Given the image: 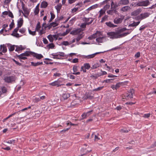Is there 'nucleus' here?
I'll use <instances>...</instances> for the list:
<instances>
[{
  "label": "nucleus",
  "instance_id": "a18cd8bd",
  "mask_svg": "<svg viewBox=\"0 0 156 156\" xmlns=\"http://www.w3.org/2000/svg\"><path fill=\"white\" fill-rule=\"evenodd\" d=\"M28 31L29 33L33 36L35 35L36 34V32L35 31H32L29 29H28Z\"/></svg>",
  "mask_w": 156,
  "mask_h": 156
},
{
  "label": "nucleus",
  "instance_id": "864d4df0",
  "mask_svg": "<svg viewBox=\"0 0 156 156\" xmlns=\"http://www.w3.org/2000/svg\"><path fill=\"white\" fill-rule=\"evenodd\" d=\"M113 79H108L104 81H103V83H104L105 82L106 83H111L112 82L111 81L112 80H113Z\"/></svg>",
  "mask_w": 156,
  "mask_h": 156
},
{
  "label": "nucleus",
  "instance_id": "aec40b11",
  "mask_svg": "<svg viewBox=\"0 0 156 156\" xmlns=\"http://www.w3.org/2000/svg\"><path fill=\"white\" fill-rule=\"evenodd\" d=\"M16 56L20 60V61L21 62H23L22 61V59L25 60L27 59V58L25 57V56L23 55H21V54H20V55H16Z\"/></svg>",
  "mask_w": 156,
  "mask_h": 156
},
{
  "label": "nucleus",
  "instance_id": "c756f323",
  "mask_svg": "<svg viewBox=\"0 0 156 156\" xmlns=\"http://www.w3.org/2000/svg\"><path fill=\"white\" fill-rule=\"evenodd\" d=\"M62 5L60 3L57 6H55V8L57 10L58 12L60 11V10L62 7Z\"/></svg>",
  "mask_w": 156,
  "mask_h": 156
},
{
  "label": "nucleus",
  "instance_id": "79ce46f5",
  "mask_svg": "<svg viewBox=\"0 0 156 156\" xmlns=\"http://www.w3.org/2000/svg\"><path fill=\"white\" fill-rule=\"evenodd\" d=\"M14 20H12V22L11 24L9 25V30H11L12 28L14 26Z\"/></svg>",
  "mask_w": 156,
  "mask_h": 156
},
{
  "label": "nucleus",
  "instance_id": "393cba45",
  "mask_svg": "<svg viewBox=\"0 0 156 156\" xmlns=\"http://www.w3.org/2000/svg\"><path fill=\"white\" fill-rule=\"evenodd\" d=\"M31 63L32 66H36L39 65H42L43 64V62H37L36 63H34L33 62H31Z\"/></svg>",
  "mask_w": 156,
  "mask_h": 156
},
{
  "label": "nucleus",
  "instance_id": "5701e85b",
  "mask_svg": "<svg viewBox=\"0 0 156 156\" xmlns=\"http://www.w3.org/2000/svg\"><path fill=\"white\" fill-rule=\"evenodd\" d=\"M0 49L2 50V51L3 53H5L7 51V49L6 47L4 45H0Z\"/></svg>",
  "mask_w": 156,
  "mask_h": 156
},
{
  "label": "nucleus",
  "instance_id": "8fccbe9b",
  "mask_svg": "<svg viewBox=\"0 0 156 156\" xmlns=\"http://www.w3.org/2000/svg\"><path fill=\"white\" fill-rule=\"evenodd\" d=\"M41 100V99L39 98H35L33 99V101L35 102H37Z\"/></svg>",
  "mask_w": 156,
  "mask_h": 156
},
{
  "label": "nucleus",
  "instance_id": "69168bd1",
  "mask_svg": "<svg viewBox=\"0 0 156 156\" xmlns=\"http://www.w3.org/2000/svg\"><path fill=\"white\" fill-rule=\"evenodd\" d=\"M91 151V150H90V151H85V153L82 154L81 155H79V156H83L84 155L86 154H87V153H89V152H90Z\"/></svg>",
  "mask_w": 156,
  "mask_h": 156
},
{
  "label": "nucleus",
  "instance_id": "c9c22d12",
  "mask_svg": "<svg viewBox=\"0 0 156 156\" xmlns=\"http://www.w3.org/2000/svg\"><path fill=\"white\" fill-rule=\"evenodd\" d=\"M110 5L109 4L106 3V4L104 6V7L103 8V9L105 10V11L106 10L110 8Z\"/></svg>",
  "mask_w": 156,
  "mask_h": 156
},
{
  "label": "nucleus",
  "instance_id": "b1692460",
  "mask_svg": "<svg viewBox=\"0 0 156 156\" xmlns=\"http://www.w3.org/2000/svg\"><path fill=\"white\" fill-rule=\"evenodd\" d=\"M5 82L8 83H12L15 81L14 79H4Z\"/></svg>",
  "mask_w": 156,
  "mask_h": 156
},
{
  "label": "nucleus",
  "instance_id": "e2e57ef3",
  "mask_svg": "<svg viewBox=\"0 0 156 156\" xmlns=\"http://www.w3.org/2000/svg\"><path fill=\"white\" fill-rule=\"evenodd\" d=\"M52 27V25H51V24L50 23L49 25H47L46 26L44 27V29L45 30L46 28H48L49 29H50Z\"/></svg>",
  "mask_w": 156,
  "mask_h": 156
},
{
  "label": "nucleus",
  "instance_id": "37998d69",
  "mask_svg": "<svg viewBox=\"0 0 156 156\" xmlns=\"http://www.w3.org/2000/svg\"><path fill=\"white\" fill-rule=\"evenodd\" d=\"M50 14L51 15V17L49 21V22H50L52 21V20H53L55 17V15L53 13L51 12Z\"/></svg>",
  "mask_w": 156,
  "mask_h": 156
},
{
  "label": "nucleus",
  "instance_id": "2f4dec72",
  "mask_svg": "<svg viewBox=\"0 0 156 156\" xmlns=\"http://www.w3.org/2000/svg\"><path fill=\"white\" fill-rule=\"evenodd\" d=\"M18 112H15L13 114H11V115H10L9 116H8L5 119H4L3 120V122H4L7 119H8L9 118H10V117L14 115H15L16 114H17L18 113Z\"/></svg>",
  "mask_w": 156,
  "mask_h": 156
},
{
  "label": "nucleus",
  "instance_id": "bf43d9fd",
  "mask_svg": "<svg viewBox=\"0 0 156 156\" xmlns=\"http://www.w3.org/2000/svg\"><path fill=\"white\" fill-rule=\"evenodd\" d=\"M70 30L69 29H67L66 32L63 33V35L65 36L68 34L70 31Z\"/></svg>",
  "mask_w": 156,
  "mask_h": 156
},
{
  "label": "nucleus",
  "instance_id": "3c124183",
  "mask_svg": "<svg viewBox=\"0 0 156 156\" xmlns=\"http://www.w3.org/2000/svg\"><path fill=\"white\" fill-rule=\"evenodd\" d=\"M129 131V129H126V128H124L121 130V131L122 133H127Z\"/></svg>",
  "mask_w": 156,
  "mask_h": 156
},
{
  "label": "nucleus",
  "instance_id": "dca6fc26",
  "mask_svg": "<svg viewBox=\"0 0 156 156\" xmlns=\"http://www.w3.org/2000/svg\"><path fill=\"white\" fill-rule=\"evenodd\" d=\"M101 53V52H96L94 54H92V55H89L87 56H85V58H94L95 56L98 54L100 53Z\"/></svg>",
  "mask_w": 156,
  "mask_h": 156
},
{
  "label": "nucleus",
  "instance_id": "603ef678",
  "mask_svg": "<svg viewBox=\"0 0 156 156\" xmlns=\"http://www.w3.org/2000/svg\"><path fill=\"white\" fill-rule=\"evenodd\" d=\"M86 98H85L86 99H91L94 98L93 96H90V95L88 94L86 95Z\"/></svg>",
  "mask_w": 156,
  "mask_h": 156
},
{
  "label": "nucleus",
  "instance_id": "72a5a7b5",
  "mask_svg": "<svg viewBox=\"0 0 156 156\" xmlns=\"http://www.w3.org/2000/svg\"><path fill=\"white\" fill-rule=\"evenodd\" d=\"M127 29L126 28L124 27L123 28H122L119 30H118L117 31L119 34L121 33L124 31H125L127 30Z\"/></svg>",
  "mask_w": 156,
  "mask_h": 156
},
{
  "label": "nucleus",
  "instance_id": "412c9836",
  "mask_svg": "<svg viewBox=\"0 0 156 156\" xmlns=\"http://www.w3.org/2000/svg\"><path fill=\"white\" fill-rule=\"evenodd\" d=\"M83 33L82 31L81 33H80V34H78V35L76 39V41L77 42H78L80 40V39H81L83 37Z\"/></svg>",
  "mask_w": 156,
  "mask_h": 156
},
{
  "label": "nucleus",
  "instance_id": "a19ab883",
  "mask_svg": "<svg viewBox=\"0 0 156 156\" xmlns=\"http://www.w3.org/2000/svg\"><path fill=\"white\" fill-rule=\"evenodd\" d=\"M40 23L39 22H38V23H37V25H36V29H35V30H36L37 31H38L40 29V28L41 27V26L40 25Z\"/></svg>",
  "mask_w": 156,
  "mask_h": 156
},
{
  "label": "nucleus",
  "instance_id": "c03bdc74",
  "mask_svg": "<svg viewBox=\"0 0 156 156\" xmlns=\"http://www.w3.org/2000/svg\"><path fill=\"white\" fill-rule=\"evenodd\" d=\"M2 91L3 93H6L7 91L6 88L5 87H3L2 88Z\"/></svg>",
  "mask_w": 156,
  "mask_h": 156
},
{
  "label": "nucleus",
  "instance_id": "2eb2a0df",
  "mask_svg": "<svg viewBox=\"0 0 156 156\" xmlns=\"http://www.w3.org/2000/svg\"><path fill=\"white\" fill-rule=\"evenodd\" d=\"M93 112V110L90 111L86 113H84L82 115V117L83 118V119L86 118L90 114V112Z\"/></svg>",
  "mask_w": 156,
  "mask_h": 156
},
{
  "label": "nucleus",
  "instance_id": "680f3d73",
  "mask_svg": "<svg viewBox=\"0 0 156 156\" xmlns=\"http://www.w3.org/2000/svg\"><path fill=\"white\" fill-rule=\"evenodd\" d=\"M134 19L137 20H141L140 15L135 17Z\"/></svg>",
  "mask_w": 156,
  "mask_h": 156
},
{
  "label": "nucleus",
  "instance_id": "9d476101",
  "mask_svg": "<svg viewBox=\"0 0 156 156\" xmlns=\"http://www.w3.org/2000/svg\"><path fill=\"white\" fill-rule=\"evenodd\" d=\"M140 15L141 17V20H142L149 17V15H150V13L147 12H146L142 13Z\"/></svg>",
  "mask_w": 156,
  "mask_h": 156
},
{
  "label": "nucleus",
  "instance_id": "9b49d317",
  "mask_svg": "<svg viewBox=\"0 0 156 156\" xmlns=\"http://www.w3.org/2000/svg\"><path fill=\"white\" fill-rule=\"evenodd\" d=\"M129 3V0H120L119 2V5H127Z\"/></svg>",
  "mask_w": 156,
  "mask_h": 156
},
{
  "label": "nucleus",
  "instance_id": "20e7f679",
  "mask_svg": "<svg viewBox=\"0 0 156 156\" xmlns=\"http://www.w3.org/2000/svg\"><path fill=\"white\" fill-rule=\"evenodd\" d=\"M150 3L149 1L148 0L141 2L137 3V5L140 6H146L149 5Z\"/></svg>",
  "mask_w": 156,
  "mask_h": 156
},
{
  "label": "nucleus",
  "instance_id": "6e6d98bb",
  "mask_svg": "<svg viewBox=\"0 0 156 156\" xmlns=\"http://www.w3.org/2000/svg\"><path fill=\"white\" fill-rule=\"evenodd\" d=\"M70 127L66 129H65L61 131L60 132L61 133H64L66 131H68L70 128Z\"/></svg>",
  "mask_w": 156,
  "mask_h": 156
},
{
  "label": "nucleus",
  "instance_id": "4c0bfd02",
  "mask_svg": "<svg viewBox=\"0 0 156 156\" xmlns=\"http://www.w3.org/2000/svg\"><path fill=\"white\" fill-rule=\"evenodd\" d=\"M108 16L107 15H105L102 18L101 22L102 23L104 21L107 20H108Z\"/></svg>",
  "mask_w": 156,
  "mask_h": 156
},
{
  "label": "nucleus",
  "instance_id": "e433bc0d",
  "mask_svg": "<svg viewBox=\"0 0 156 156\" xmlns=\"http://www.w3.org/2000/svg\"><path fill=\"white\" fill-rule=\"evenodd\" d=\"M99 65L98 63H96L94 65L91 67V69H94L97 68L99 67Z\"/></svg>",
  "mask_w": 156,
  "mask_h": 156
},
{
  "label": "nucleus",
  "instance_id": "7ed1b4c3",
  "mask_svg": "<svg viewBox=\"0 0 156 156\" xmlns=\"http://www.w3.org/2000/svg\"><path fill=\"white\" fill-rule=\"evenodd\" d=\"M102 34L100 31H97L95 33L89 37L88 38L90 40H92L97 37L102 36Z\"/></svg>",
  "mask_w": 156,
  "mask_h": 156
},
{
  "label": "nucleus",
  "instance_id": "6e6552de",
  "mask_svg": "<svg viewBox=\"0 0 156 156\" xmlns=\"http://www.w3.org/2000/svg\"><path fill=\"white\" fill-rule=\"evenodd\" d=\"M98 37L96 39V41L98 43H103L104 40L105 41L106 40L105 36L101 37L100 36L99 37Z\"/></svg>",
  "mask_w": 156,
  "mask_h": 156
},
{
  "label": "nucleus",
  "instance_id": "052dcab7",
  "mask_svg": "<svg viewBox=\"0 0 156 156\" xmlns=\"http://www.w3.org/2000/svg\"><path fill=\"white\" fill-rule=\"evenodd\" d=\"M39 9H35V10L34 11V13L35 15H37V14L39 12Z\"/></svg>",
  "mask_w": 156,
  "mask_h": 156
},
{
  "label": "nucleus",
  "instance_id": "774afa93",
  "mask_svg": "<svg viewBox=\"0 0 156 156\" xmlns=\"http://www.w3.org/2000/svg\"><path fill=\"white\" fill-rule=\"evenodd\" d=\"M77 66H73V71L74 72H76L77 70Z\"/></svg>",
  "mask_w": 156,
  "mask_h": 156
},
{
  "label": "nucleus",
  "instance_id": "f257e3e1",
  "mask_svg": "<svg viewBox=\"0 0 156 156\" xmlns=\"http://www.w3.org/2000/svg\"><path fill=\"white\" fill-rule=\"evenodd\" d=\"M129 34V33L126 32L119 34L118 32H112L107 33L108 35L110 36L112 39L117 38L125 36Z\"/></svg>",
  "mask_w": 156,
  "mask_h": 156
},
{
  "label": "nucleus",
  "instance_id": "1a4fd4ad",
  "mask_svg": "<svg viewBox=\"0 0 156 156\" xmlns=\"http://www.w3.org/2000/svg\"><path fill=\"white\" fill-rule=\"evenodd\" d=\"M82 31L80 29H77L71 31L70 34L73 35H78L80 33H81Z\"/></svg>",
  "mask_w": 156,
  "mask_h": 156
},
{
  "label": "nucleus",
  "instance_id": "a211bd4d",
  "mask_svg": "<svg viewBox=\"0 0 156 156\" xmlns=\"http://www.w3.org/2000/svg\"><path fill=\"white\" fill-rule=\"evenodd\" d=\"M23 22V20L22 18H20L18 20L17 25L18 27L20 28L22 25Z\"/></svg>",
  "mask_w": 156,
  "mask_h": 156
},
{
  "label": "nucleus",
  "instance_id": "4468645a",
  "mask_svg": "<svg viewBox=\"0 0 156 156\" xmlns=\"http://www.w3.org/2000/svg\"><path fill=\"white\" fill-rule=\"evenodd\" d=\"M111 9H115L117 7L120 5H119V3L118 4H114L113 1H112L111 4Z\"/></svg>",
  "mask_w": 156,
  "mask_h": 156
},
{
  "label": "nucleus",
  "instance_id": "bb28decb",
  "mask_svg": "<svg viewBox=\"0 0 156 156\" xmlns=\"http://www.w3.org/2000/svg\"><path fill=\"white\" fill-rule=\"evenodd\" d=\"M32 52L31 51H26L25 53L21 54V55L24 56H29L30 55V54H32Z\"/></svg>",
  "mask_w": 156,
  "mask_h": 156
},
{
  "label": "nucleus",
  "instance_id": "338daca9",
  "mask_svg": "<svg viewBox=\"0 0 156 156\" xmlns=\"http://www.w3.org/2000/svg\"><path fill=\"white\" fill-rule=\"evenodd\" d=\"M78 10V8H74L72 10V12L74 13V12H76L77 10Z\"/></svg>",
  "mask_w": 156,
  "mask_h": 156
},
{
  "label": "nucleus",
  "instance_id": "a878e982",
  "mask_svg": "<svg viewBox=\"0 0 156 156\" xmlns=\"http://www.w3.org/2000/svg\"><path fill=\"white\" fill-rule=\"evenodd\" d=\"M70 96V95L69 94H64L62 95V97L64 99V100H66Z\"/></svg>",
  "mask_w": 156,
  "mask_h": 156
},
{
  "label": "nucleus",
  "instance_id": "cd10ccee",
  "mask_svg": "<svg viewBox=\"0 0 156 156\" xmlns=\"http://www.w3.org/2000/svg\"><path fill=\"white\" fill-rule=\"evenodd\" d=\"M48 3L45 1H43L42 2L41 4V7L42 8H45L48 5Z\"/></svg>",
  "mask_w": 156,
  "mask_h": 156
},
{
  "label": "nucleus",
  "instance_id": "0e129e2a",
  "mask_svg": "<svg viewBox=\"0 0 156 156\" xmlns=\"http://www.w3.org/2000/svg\"><path fill=\"white\" fill-rule=\"evenodd\" d=\"M62 44L63 45H69V43L68 41H63L62 43Z\"/></svg>",
  "mask_w": 156,
  "mask_h": 156
},
{
  "label": "nucleus",
  "instance_id": "f704fd0d",
  "mask_svg": "<svg viewBox=\"0 0 156 156\" xmlns=\"http://www.w3.org/2000/svg\"><path fill=\"white\" fill-rule=\"evenodd\" d=\"M47 47L49 49H50V48L52 49L54 47L55 45L53 43H51L49 44L48 45H47Z\"/></svg>",
  "mask_w": 156,
  "mask_h": 156
},
{
  "label": "nucleus",
  "instance_id": "58836bf2",
  "mask_svg": "<svg viewBox=\"0 0 156 156\" xmlns=\"http://www.w3.org/2000/svg\"><path fill=\"white\" fill-rule=\"evenodd\" d=\"M16 48L15 50L16 51H19L22 50L24 49V48H23L22 46H20V47L16 46Z\"/></svg>",
  "mask_w": 156,
  "mask_h": 156
},
{
  "label": "nucleus",
  "instance_id": "423d86ee",
  "mask_svg": "<svg viewBox=\"0 0 156 156\" xmlns=\"http://www.w3.org/2000/svg\"><path fill=\"white\" fill-rule=\"evenodd\" d=\"M22 9L24 11V13H23V12L22 11V12L24 16L25 17H26L27 16L26 15H29L30 13V11L27 9V8L25 7L24 6V5L23 3V4H22Z\"/></svg>",
  "mask_w": 156,
  "mask_h": 156
},
{
  "label": "nucleus",
  "instance_id": "09e8293b",
  "mask_svg": "<svg viewBox=\"0 0 156 156\" xmlns=\"http://www.w3.org/2000/svg\"><path fill=\"white\" fill-rule=\"evenodd\" d=\"M15 49V45H11L10 47L9 48V50L10 51H13Z\"/></svg>",
  "mask_w": 156,
  "mask_h": 156
},
{
  "label": "nucleus",
  "instance_id": "4be33fe9",
  "mask_svg": "<svg viewBox=\"0 0 156 156\" xmlns=\"http://www.w3.org/2000/svg\"><path fill=\"white\" fill-rule=\"evenodd\" d=\"M140 23V21H138L137 22H135L134 21L132 23L129 24L128 25V27H136L137 26H138L139 24Z\"/></svg>",
  "mask_w": 156,
  "mask_h": 156
},
{
  "label": "nucleus",
  "instance_id": "c85d7f7f",
  "mask_svg": "<svg viewBox=\"0 0 156 156\" xmlns=\"http://www.w3.org/2000/svg\"><path fill=\"white\" fill-rule=\"evenodd\" d=\"M105 11L103 9H101L99 12V17H101L105 13Z\"/></svg>",
  "mask_w": 156,
  "mask_h": 156
},
{
  "label": "nucleus",
  "instance_id": "ddd939ff",
  "mask_svg": "<svg viewBox=\"0 0 156 156\" xmlns=\"http://www.w3.org/2000/svg\"><path fill=\"white\" fill-rule=\"evenodd\" d=\"M105 24L107 25L108 27H110L114 28L117 26V25L114 24L111 22H106V23Z\"/></svg>",
  "mask_w": 156,
  "mask_h": 156
},
{
  "label": "nucleus",
  "instance_id": "473e14b6",
  "mask_svg": "<svg viewBox=\"0 0 156 156\" xmlns=\"http://www.w3.org/2000/svg\"><path fill=\"white\" fill-rule=\"evenodd\" d=\"M47 37L50 42H53L54 40V39L53 38L52 35L50 34Z\"/></svg>",
  "mask_w": 156,
  "mask_h": 156
},
{
  "label": "nucleus",
  "instance_id": "4d7b16f0",
  "mask_svg": "<svg viewBox=\"0 0 156 156\" xmlns=\"http://www.w3.org/2000/svg\"><path fill=\"white\" fill-rule=\"evenodd\" d=\"M11 35L12 36H14L17 37H20V36L19 34L17 33H16L15 34L14 33H12L11 34Z\"/></svg>",
  "mask_w": 156,
  "mask_h": 156
},
{
  "label": "nucleus",
  "instance_id": "6ab92c4d",
  "mask_svg": "<svg viewBox=\"0 0 156 156\" xmlns=\"http://www.w3.org/2000/svg\"><path fill=\"white\" fill-rule=\"evenodd\" d=\"M130 9V7L128 6H126L123 7H122L121 9V10L123 12H125L129 10Z\"/></svg>",
  "mask_w": 156,
  "mask_h": 156
},
{
  "label": "nucleus",
  "instance_id": "ea45409f",
  "mask_svg": "<svg viewBox=\"0 0 156 156\" xmlns=\"http://www.w3.org/2000/svg\"><path fill=\"white\" fill-rule=\"evenodd\" d=\"M107 13L109 15H112L114 13V9H111V10H110L107 11Z\"/></svg>",
  "mask_w": 156,
  "mask_h": 156
},
{
  "label": "nucleus",
  "instance_id": "f3484780",
  "mask_svg": "<svg viewBox=\"0 0 156 156\" xmlns=\"http://www.w3.org/2000/svg\"><path fill=\"white\" fill-rule=\"evenodd\" d=\"M50 84L53 86H57L58 87L61 85V84H60L59 81L58 80L55 81L50 83Z\"/></svg>",
  "mask_w": 156,
  "mask_h": 156
},
{
  "label": "nucleus",
  "instance_id": "de8ad7c7",
  "mask_svg": "<svg viewBox=\"0 0 156 156\" xmlns=\"http://www.w3.org/2000/svg\"><path fill=\"white\" fill-rule=\"evenodd\" d=\"M104 87H100L94 89L93 91H99L103 89Z\"/></svg>",
  "mask_w": 156,
  "mask_h": 156
},
{
  "label": "nucleus",
  "instance_id": "7c9ffc66",
  "mask_svg": "<svg viewBox=\"0 0 156 156\" xmlns=\"http://www.w3.org/2000/svg\"><path fill=\"white\" fill-rule=\"evenodd\" d=\"M97 5H98L96 4L95 5H93L90 6L89 8L88 9H87V10L88 11L87 12L89 13V11L92 10V9H95L96 7V6H97Z\"/></svg>",
  "mask_w": 156,
  "mask_h": 156
},
{
  "label": "nucleus",
  "instance_id": "49530a36",
  "mask_svg": "<svg viewBox=\"0 0 156 156\" xmlns=\"http://www.w3.org/2000/svg\"><path fill=\"white\" fill-rule=\"evenodd\" d=\"M84 67L87 69H88L90 68V66L88 63H85L84 64Z\"/></svg>",
  "mask_w": 156,
  "mask_h": 156
},
{
  "label": "nucleus",
  "instance_id": "13d9d810",
  "mask_svg": "<svg viewBox=\"0 0 156 156\" xmlns=\"http://www.w3.org/2000/svg\"><path fill=\"white\" fill-rule=\"evenodd\" d=\"M50 24L51 25H52V26L53 27H55L58 25V24H57L56 22H53Z\"/></svg>",
  "mask_w": 156,
  "mask_h": 156
},
{
  "label": "nucleus",
  "instance_id": "f03ea898",
  "mask_svg": "<svg viewBox=\"0 0 156 156\" xmlns=\"http://www.w3.org/2000/svg\"><path fill=\"white\" fill-rule=\"evenodd\" d=\"M134 93V90L133 89L130 90V91L125 95V99L129 100L133 98V94Z\"/></svg>",
  "mask_w": 156,
  "mask_h": 156
},
{
  "label": "nucleus",
  "instance_id": "5fc2aeb1",
  "mask_svg": "<svg viewBox=\"0 0 156 156\" xmlns=\"http://www.w3.org/2000/svg\"><path fill=\"white\" fill-rule=\"evenodd\" d=\"M15 140H9L6 142L10 144H14L15 143Z\"/></svg>",
  "mask_w": 156,
  "mask_h": 156
},
{
  "label": "nucleus",
  "instance_id": "0eeeda50",
  "mask_svg": "<svg viewBox=\"0 0 156 156\" xmlns=\"http://www.w3.org/2000/svg\"><path fill=\"white\" fill-rule=\"evenodd\" d=\"M123 20V18L116 17L113 20L114 23L117 24H119L122 23Z\"/></svg>",
  "mask_w": 156,
  "mask_h": 156
},
{
  "label": "nucleus",
  "instance_id": "f8f14e48",
  "mask_svg": "<svg viewBox=\"0 0 156 156\" xmlns=\"http://www.w3.org/2000/svg\"><path fill=\"white\" fill-rule=\"evenodd\" d=\"M32 55L33 56L38 59H40L41 58H43V56L41 54H38L34 52H32Z\"/></svg>",
  "mask_w": 156,
  "mask_h": 156
},
{
  "label": "nucleus",
  "instance_id": "39448f33",
  "mask_svg": "<svg viewBox=\"0 0 156 156\" xmlns=\"http://www.w3.org/2000/svg\"><path fill=\"white\" fill-rule=\"evenodd\" d=\"M142 11L141 9H138L132 12L131 13V16H135L138 15Z\"/></svg>",
  "mask_w": 156,
  "mask_h": 156
}]
</instances>
